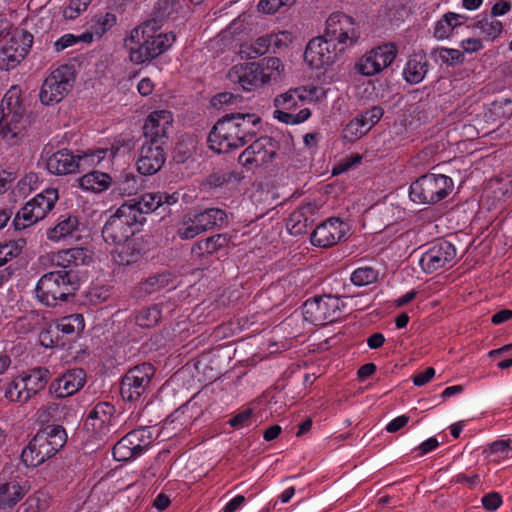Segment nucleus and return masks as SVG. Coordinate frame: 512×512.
I'll use <instances>...</instances> for the list:
<instances>
[{
    "label": "nucleus",
    "mask_w": 512,
    "mask_h": 512,
    "mask_svg": "<svg viewBox=\"0 0 512 512\" xmlns=\"http://www.w3.org/2000/svg\"><path fill=\"white\" fill-rule=\"evenodd\" d=\"M281 7L279 0H260L257 5L258 10L265 14H273Z\"/></svg>",
    "instance_id": "obj_57"
},
{
    "label": "nucleus",
    "mask_w": 512,
    "mask_h": 512,
    "mask_svg": "<svg viewBox=\"0 0 512 512\" xmlns=\"http://www.w3.org/2000/svg\"><path fill=\"white\" fill-rule=\"evenodd\" d=\"M453 180L443 174L428 173L411 183L410 199L419 204H436L445 199L453 190Z\"/></svg>",
    "instance_id": "obj_7"
},
{
    "label": "nucleus",
    "mask_w": 512,
    "mask_h": 512,
    "mask_svg": "<svg viewBox=\"0 0 512 512\" xmlns=\"http://www.w3.org/2000/svg\"><path fill=\"white\" fill-rule=\"evenodd\" d=\"M349 231L348 224L337 217H332L319 224L311 234L313 246L329 248L344 239Z\"/></svg>",
    "instance_id": "obj_26"
},
{
    "label": "nucleus",
    "mask_w": 512,
    "mask_h": 512,
    "mask_svg": "<svg viewBox=\"0 0 512 512\" xmlns=\"http://www.w3.org/2000/svg\"><path fill=\"white\" fill-rule=\"evenodd\" d=\"M33 35L26 30H15L0 50V69L15 68L29 53Z\"/></svg>",
    "instance_id": "obj_20"
},
{
    "label": "nucleus",
    "mask_w": 512,
    "mask_h": 512,
    "mask_svg": "<svg viewBox=\"0 0 512 512\" xmlns=\"http://www.w3.org/2000/svg\"><path fill=\"white\" fill-rule=\"evenodd\" d=\"M230 237L228 234H216L196 242L192 251L199 254H213L228 246Z\"/></svg>",
    "instance_id": "obj_39"
},
{
    "label": "nucleus",
    "mask_w": 512,
    "mask_h": 512,
    "mask_svg": "<svg viewBox=\"0 0 512 512\" xmlns=\"http://www.w3.org/2000/svg\"><path fill=\"white\" fill-rule=\"evenodd\" d=\"M278 143L272 137L263 136L250 144L238 157V162L247 169L266 165L274 159Z\"/></svg>",
    "instance_id": "obj_23"
},
{
    "label": "nucleus",
    "mask_w": 512,
    "mask_h": 512,
    "mask_svg": "<svg viewBox=\"0 0 512 512\" xmlns=\"http://www.w3.org/2000/svg\"><path fill=\"white\" fill-rule=\"evenodd\" d=\"M48 506L47 494L42 491H36L27 497L17 512H45Z\"/></svg>",
    "instance_id": "obj_41"
},
{
    "label": "nucleus",
    "mask_w": 512,
    "mask_h": 512,
    "mask_svg": "<svg viewBox=\"0 0 512 512\" xmlns=\"http://www.w3.org/2000/svg\"><path fill=\"white\" fill-rule=\"evenodd\" d=\"M27 482L19 483L15 480L0 485V509L12 508L29 491Z\"/></svg>",
    "instance_id": "obj_33"
},
{
    "label": "nucleus",
    "mask_w": 512,
    "mask_h": 512,
    "mask_svg": "<svg viewBox=\"0 0 512 512\" xmlns=\"http://www.w3.org/2000/svg\"><path fill=\"white\" fill-rule=\"evenodd\" d=\"M22 246L17 242L0 244V267L16 258L21 253Z\"/></svg>",
    "instance_id": "obj_50"
},
{
    "label": "nucleus",
    "mask_w": 512,
    "mask_h": 512,
    "mask_svg": "<svg viewBox=\"0 0 512 512\" xmlns=\"http://www.w3.org/2000/svg\"><path fill=\"white\" fill-rule=\"evenodd\" d=\"M50 378V371L45 367H36L14 378L5 390V398L12 402L26 403L43 390Z\"/></svg>",
    "instance_id": "obj_8"
},
{
    "label": "nucleus",
    "mask_w": 512,
    "mask_h": 512,
    "mask_svg": "<svg viewBox=\"0 0 512 512\" xmlns=\"http://www.w3.org/2000/svg\"><path fill=\"white\" fill-rule=\"evenodd\" d=\"M152 441V433L147 427L134 429L114 445L113 456L117 461L133 460L147 451Z\"/></svg>",
    "instance_id": "obj_19"
},
{
    "label": "nucleus",
    "mask_w": 512,
    "mask_h": 512,
    "mask_svg": "<svg viewBox=\"0 0 512 512\" xmlns=\"http://www.w3.org/2000/svg\"><path fill=\"white\" fill-rule=\"evenodd\" d=\"M260 121V117L253 113L226 114L208 135L210 148L218 153H228L244 146L255 136Z\"/></svg>",
    "instance_id": "obj_1"
},
{
    "label": "nucleus",
    "mask_w": 512,
    "mask_h": 512,
    "mask_svg": "<svg viewBox=\"0 0 512 512\" xmlns=\"http://www.w3.org/2000/svg\"><path fill=\"white\" fill-rule=\"evenodd\" d=\"M456 254V248L451 242L439 239L422 254L419 264L424 272L433 273L453 261Z\"/></svg>",
    "instance_id": "obj_24"
},
{
    "label": "nucleus",
    "mask_w": 512,
    "mask_h": 512,
    "mask_svg": "<svg viewBox=\"0 0 512 512\" xmlns=\"http://www.w3.org/2000/svg\"><path fill=\"white\" fill-rule=\"evenodd\" d=\"M47 258L52 266L60 268L58 271L77 273L75 271L77 267L92 262V253L87 248L74 247L51 253Z\"/></svg>",
    "instance_id": "obj_28"
},
{
    "label": "nucleus",
    "mask_w": 512,
    "mask_h": 512,
    "mask_svg": "<svg viewBox=\"0 0 512 512\" xmlns=\"http://www.w3.org/2000/svg\"><path fill=\"white\" fill-rule=\"evenodd\" d=\"M511 10L509 1L501 0L495 3L491 8V17H498L508 13Z\"/></svg>",
    "instance_id": "obj_62"
},
{
    "label": "nucleus",
    "mask_w": 512,
    "mask_h": 512,
    "mask_svg": "<svg viewBox=\"0 0 512 512\" xmlns=\"http://www.w3.org/2000/svg\"><path fill=\"white\" fill-rule=\"evenodd\" d=\"M441 60L449 65L460 63L464 59V55L460 50L443 48L439 54Z\"/></svg>",
    "instance_id": "obj_54"
},
{
    "label": "nucleus",
    "mask_w": 512,
    "mask_h": 512,
    "mask_svg": "<svg viewBox=\"0 0 512 512\" xmlns=\"http://www.w3.org/2000/svg\"><path fill=\"white\" fill-rule=\"evenodd\" d=\"M75 72L72 66L62 65L53 70L44 80L40 90V101L44 105L59 103L72 89Z\"/></svg>",
    "instance_id": "obj_15"
},
{
    "label": "nucleus",
    "mask_w": 512,
    "mask_h": 512,
    "mask_svg": "<svg viewBox=\"0 0 512 512\" xmlns=\"http://www.w3.org/2000/svg\"><path fill=\"white\" fill-rule=\"evenodd\" d=\"M173 124V115L168 110H155L151 112L144 123L143 133L147 140L158 141L164 144L168 129Z\"/></svg>",
    "instance_id": "obj_29"
},
{
    "label": "nucleus",
    "mask_w": 512,
    "mask_h": 512,
    "mask_svg": "<svg viewBox=\"0 0 512 512\" xmlns=\"http://www.w3.org/2000/svg\"><path fill=\"white\" fill-rule=\"evenodd\" d=\"M27 119L18 100L5 96L0 105V138L10 144H16L24 135Z\"/></svg>",
    "instance_id": "obj_14"
},
{
    "label": "nucleus",
    "mask_w": 512,
    "mask_h": 512,
    "mask_svg": "<svg viewBox=\"0 0 512 512\" xmlns=\"http://www.w3.org/2000/svg\"><path fill=\"white\" fill-rule=\"evenodd\" d=\"M155 367L151 363H141L130 368L122 377L120 394L124 401H138L150 391Z\"/></svg>",
    "instance_id": "obj_11"
},
{
    "label": "nucleus",
    "mask_w": 512,
    "mask_h": 512,
    "mask_svg": "<svg viewBox=\"0 0 512 512\" xmlns=\"http://www.w3.org/2000/svg\"><path fill=\"white\" fill-rule=\"evenodd\" d=\"M85 328L82 314H71L63 317L56 325V329L63 335L77 336Z\"/></svg>",
    "instance_id": "obj_40"
},
{
    "label": "nucleus",
    "mask_w": 512,
    "mask_h": 512,
    "mask_svg": "<svg viewBox=\"0 0 512 512\" xmlns=\"http://www.w3.org/2000/svg\"><path fill=\"white\" fill-rule=\"evenodd\" d=\"M326 93L322 87L315 85L291 88L274 99V118L282 123L295 125L306 121L311 116L309 108H301L305 103H315L325 98Z\"/></svg>",
    "instance_id": "obj_3"
},
{
    "label": "nucleus",
    "mask_w": 512,
    "mask_h": 512,
    "mask_svg": "<svg viewBox=\"0 0 512 512\" xmlns=\"http://www.w3.org/2000/svg\"><path fill=\"white\" fill-rule=\"evenodd\" d=\"M344 132L346 138L354 140L362 137L368 131L364 128L362 120H359L356 116L346 125Z\"/></svg>",
    "instance_id": "obj_51"
},
{
    "label": "nucleus",
    "mask_w": 512,
    "mask_h": 512,
    "mask_svg": "<svg viewBox=\"0 0 512 512\" xmlns=\"http://www.w3.org/2000/svg\"><path fill=\"white\" fill-rule=\"evenodd\" d=\"M467 20L465 15L454 12L445 13L434 26V37L439 40L448 39L455 28L464 24Z\"/></svg>",
    "instance_id": "obj_36"
},
{
    "label": "nucleus",
    "mask_w": 512,
    "mask_h": 512,
    "mask_svg": "<svg viewBox=\"0 0 512 512\" xmlns=\"http://www.w3.org/2000/svg\"><path fill=\"white\" fill-rule=\"evenodd\" d=\"M116 24V16L113 13H105L91 21V30L95 33L96 37L101 38L107 31H109Z\"/></svg>",
    "instance_id": "obj_45"
},
{
    "label": "nucleus",
    "mask_w": 512,
    "mask_h": 512,
    "mask_svg": "<svg viewBox=\"0 0 512 512\" xmlns=\"http://www.w3.org/2000/svg\"><path fill=\"white\" fill-rule=\"evenodd\" d=\"M177 285L178 282L176 276L169 271H164L148 277L141 284V289L148 294H152L162 290H173Z\"/></svg>",
    "instance_id": "obj_34"
},
{
    "label": "nucleus",
    "mask_w": 512,
    "mask_h": 512,
    "mask_svg": "<svg viewBox=\"0 0 512 512\" xmlns=\"http://www.w3.org/2000/svg\"><path fill=\"white\" fill-rule=\"evenodd\" d=\"M107 152V150H98L94 153L74 155L68 149H61L47 159L46 166L48 171L55 175L72 174L80 169L83 162L98 164Z\"/></svg>",
    "instance_id": "obj_17"
},
{
    "label": "nucleus",
    "mask_w": 512,
    "mask_h": 512,
    "mask_svg": "<svg viewBox=\"0 0 512 512\" xmlns=\"http://www.w3.org/2000/svg\"><path fill=\"white\" fill-rule=\"evenodd\" d=\"M79 220L74 215H61L57 224L47 231V237L53 242H59L78 230Z\"/></svg>",
    "instance_id": "obj_37"
},
{
    "label": "nucleus",
    "mask_w": 512,
    "mask_h": 512,
    "mask_svg": "<svg viewBox=\"0 0 512 512\" xmlns=\"http://www.w3.org/2000/svg\"><path fill=\"white\" fill-rule=\"evenodd\" d=\"M477 27L489 38L498 37L503 31V25L499 20L494 17L487 18L478 21Z\"/></svg>",
    "instance_id": "obj_47"
},
{
    "label": "nucleus",
    "mask_w": 512,
    "mask_h": 512,
    "mask_svg": "<svg viewBox=\"0 0 512 512\" xmlns=\"http://www.w3.org/2000/svg\"><path fill=\"white\" fill-rule=\"evenodd\" d=\"M394 44L378 46L363 55L355 64V70L363 76H374L390 66L396 58Z\"/></svg>",
    "instance_id": "obj_22"
},
{
    "label": "nucleus",
    "mask_w": 512,
    "mask_h": 512,
    "mask_svg": "<svg viewBox=\"0 0 512 512\" xmlns=\"http://www.w3.org/2000/svg\"><path fill=\"white\" fill-rule=\"evenodd\" d=\"M277 39L274 35H265L257 38L248 48L249 51L246 52L249 58H257L269 51L271 47V41Z\"/></svg>",
    "instance_id": "obj_46"
},
{
    "label": "nucleus",
    "mask_w": 512,
    "mask_h": 512,
    "mask_svg": "<svg viewBox=\"0 0 512 512\" xmlns=\"http://www.w3.org/2000/svg\"><path fill=\"white\" fill-rule=\"evenodd\" d=\"M141 224L130 208L123 204L111 215L102 228V237L108 244L121 245L125 243Z\"/></svg>",
    "instance_id": "obj_12"
},
{
    "label": "nucleus",
    "mask_w": 512,
    "mask_h": 512,
    "mask_svg": "<svg viewBox=\"0 0 512 512\" xmlns=\"http://www.w3.org/2000/svg\"><path fill=\"white\" fill-rule=\"evenodd\" d=\"M492 461H500L512 454L511 440H497L491 443L485 450Z\"/></svg>",
    "instance_id": "obj_44"
},
{
    "label": "nucleus",
    "mask_w": 512,
    "mask_h": 512,
    "mask_svg": "<svg viewBox=\"0 0 512 512\" xmlns=\"http://www.w3.org/2000/svg\"><path fill=\"white\" fill-rule=\"evenodd\" d=\"M179 192H152L144 193L139 197L129 199L123 203L126 208L132 210L137 221L142 225L146 221V214L161 210V213L170 212V206L175 205L179 201Z\"/></svg>",
    "instance_id": "obj_13"
},
{
    "label": "nucleus",
    "mask_w": 512,
    "mask_h": 512,
    "mask_svg": "<svg viewBox=\"0 0 512 512\" xmlns=\"http://www.w3.org/2000/svg\"><path fill=\"white\" fill-rule=\"evenodd\" d=\"M163 144L158 141L147 140L143 142L139 149L136 162L137 170L140 174L149 176L157 173L166 161V154Z\"/></svg>",
    "instance_id": "obj_27"
},
{
    "label": "nucleus",
    "mask_w": 512,
    "mask_h": 512,
    "mask_svg": "<svg viewBox=\"0 0 512 512\" xmlns=\"http://www.w3.org/2000/svg\"><path fill=\"white\" fill-rule=\"evenodd\" d=\"M174 0H158L155 4V17L162 26V21L174 12Z\"/></svg>",
    "instance_id": "obj_53"
},
{
    "label": "nucleus",
    "mask_w": 512,
    "mask_h": 512,
    "mask_svg": "<svg viewBox=\"0 0 512 512\" xmlns=\"http://www.w3.org/2000/svg\"><path fill=\"white\" fill-rule=\"evenodd\" d=\"M160 29L157 19H149L131 30L125 39L131 62L143 64L162 55L173 45L176 35L159 32Z\"/></svg>",
    "instance_id": "obj_2"
},
{
    "label": "nucleus",
    "mask_w": 512,
    "mask_h": 512,
    "mask_svg": "<svg viewBox=\"0 0 512 512\" xmlns=\"http://www.w3.org/2000/svg\"><path fill=\"white\" fill-rule=\"evenodd\" d=\"M317 209L312 203H307L293 211L286 222L288 232L299 236L308 231L315 221Z\"/></svg>",
    "instance_id": "obj_31"
},
{
    "label": "nucleus",
    "mask_w": 512,
    "mask_h": 512,
    "mask_svg": "<svg viewBox=\"0 0 512 512\" xmlns=\"http://www.w3.org/2000/svg\"><path fill=\"white\" fill-rule=\"evenodd\" d=\"M434 375L435 369L433 367H428L413 377V383L415 386H423L428 383L434 377Z\"/></svg>",
    "instance_id": "obj_58"
},
{
    "label": "nucleus",
    "mask_w": 512,
    "mask_h": 512,
    "mask_svg": "<svg viewBox=\"0 0 512 512\" xmlns=\"http://www.w3.org/2000/svg\"><path fill=\"white\" fill-rule=\"evenodd\" d=\"M345 51L326 34L311 39L304 52L305 62L312 68L321 69L338 62Z\"/></svg>",
    "instance_id": "obj_16"
},
{
    "label": "nucleus",
    "mask_w": 512,
    "mask_h": 512,
    "mask_svg": "<svg viewBox=\"0 0 512 512\" xmlns=\"http://www.w3.org/2000/svg\"><path fill=\"white\" fill-rule=\"evenodd\" d=\"M58 198V191L54 188L45 189L35 195L16 213L12 221L15 230L26 229L44 219Z\"/></svg>",
    "instance_id": "obj_9"
},
{
    "label": "nucleus",
    "mask_w": 512,
    "mask_h": 512,
    "mask_svg": "<svg viewBox=\"0 0 512 512\" xmlns=\"http://www.w3.org/2000/svg\"><path fill=\"white\" fill-rule=\"evenodd\" d=\"M78 273L71 271H50L38 280L35 287L36 299L44 306L55 307L68 300L79 289Z\"/></svg>",
    "instance_id": "obj_5"
},
{
    "label": "nucleus",
    "mask_w": 512,
    "mask_h": 512,
    "mask_svg": "<svg viewBox=\"0 0 512 512\" xmlns=\"http://www.w3.org/2000/svg\"><path fill=\"white\" fill-rule=\"evenodd\" d=\"M251 416H252V410L246 409V410L238 413L234 417H232L229 420V424L234 428L243 427L249 421Z\"/></svg>",
    "instance_id": "obj_59"
},
{
    "label": "nucleus",
    "mask_w": 512,
    "mask_h": 512,
    "mask_svg": "<svg viewBox=\"0 0 512 512\" xmlns=\"http://www.w3.org/2000/svg\"><path fill=\"white\" fill-rule=\"evenodd\" d=\"M379 279V271L370 266L356 268L350 275V281L358 287L374 284Z\"/></svg>",
    "instance_id": "obj_42"
},
{
    "label": "nucleus",
    "mask_w": 512,
    "mask_h": 512,
    "mask_svg": "<svg viewBox=\"0 0 512 512\" xmlns=\"http://www.w3.org/2000/svg\"><path fill=\"white\" fill-rule=\"evenodd\" d=\"M325 34L344 51L354 46L360 38L359 27L354 19L341 12L332 13L326 20Z\"/></svg>",
    "instance_id": "obj_18"
},
{
    "label": "nucleus",
    "mask_w": 512,
    "mask_h": 512,
    "mask_svg": "<svg viewBox=\"0 0 512 512\" xmlns=\"http://www.w3.org/2000/svg\"><path fill=\"white\" fill-rule=\"evenodd\" d=\"M92 0H70L64 8L63 15L66 19H75L84 12Z\"/></svg>",
    "instance_id": "obj_49"
},
{
    "label": "nucleus",
    "mask_w": 512,
    "mask_h": 512,
    "mask_svg": "<svg viewBox=\"0 0 512 512\" xmlns=\"http://www.w3.org/2000/svg\"><path fill=\"white\" fill-rule=\"evenodd\" d=\"M439 446V442L435 437H431L424 442H422L416 450L419 451V456H424L425 454L435 450Z\"/></svg>",
    "instance_id": "obj_63"
},
{
    "label": "nucleus",
    "mask_w": 512,
    "mask_h": 512,
    "mask_svg": "<svg viewBox=\"0 0 512 512\" xmlns=\"http://www.w3.org/2000/svg\"><path fill=\"white\" fill-rule=\"evenodd\" d=\"M228 224L225 210L210 207L200 211L186 213L177 228V235L182 240L193 239L196 236Z\"/></svg>",
    "instance_id": "obj_6"
},
{
    "label": "nucleus",
    "mask_w": 512,
    "mask_h": 512,
    "mask_svg": "<svg viewBox=\"0 0 512 512\" xmlns=\"http://www.w3.org/2000/svg\"><path fill=\"white\" fill-rule=\"evenodd\" d=\"M115 407L108 402H98L89 412L84 422L87 431L98 439L106 438L114 426Z\"/></svg>",
    "instance_id": "obj_25"
},
{
    "label": "nucleus",
    "mask_w": 512,
    "mask_h": 512,
    "mask_svg": "<svg viewBox=\"0 0 512 512\" xmlns=\"http://www.w3.org/2000/svg\"><path fill=\"white\" fill-rule=\"evenodd\" d=\"M502 502V497L498 492H489L481 499L482 506L488 511L497 510Z\"/></svg>",
    "instance_id": "obj_55"
},
{
    "label": "nucleus",
    "mask_w": 512,
    "mask_h": 512,
    "mask_svg": "<svg viewBox=\"0 0 512 512\" xmlns=\"http://www.w3.org/2000/svg\"><path fill=\"white\" fill-rule=\"evenodd\" d=\"M454 481L456 483L466 484L469 488H474L480 483V476L478 474L468 476L464 473H459L454 477Z\"/></svg>",
    "instance_id": "obj_60"
},
{
    "label": "nucleus",
    "mask_w": 512,
    "mask_h": 512,
    "mask_svg": "<svg viewBox=\"0 0 512 512\" xmlns=\"http://www.w3.org/2000/svg\"><path fill=\"white\" fill-rule=\"evenodd\" d=\"M384 110L381 106H373L357 116L362 120L363 126L369 131L383 117Z\"/></svg>",
    "instance_id": "obj_48"
},
{
    "label": "nucleus",
    "mask_w": 512,
    "mask_h": 512,
    "mask_svg": "<svg viewBox=\"0 0 512 512\" xmlns=\"http://www.w3.org/2000/svg\"><path fill=\"white\" fill-rule=\"evenodd\" d=\"M228 80L244 91H252L271 81L260 63L246 62L234 65L227 73Z\"/></svg>",
    "instance_id": "obj_21"
},
{
    "label": "nucleus",
    "mask_w": 512,
    "mask_h": 512,
    "mask_svg": "<svg viewBox=\"0 0 512 512\" xmlns=\"http://www.w3.org/2000/svg\"><path fill=\"white\" fill-rule=\"evenodd\" d=\"M344 307L343 301L338 296H315L304 302L302 313L306 321L315 326H321L339 320Z\"/></svg>",
    "instance_id": "obj_10"
},
{
    "label": "nucleus",
    "mask_w": 512,
    "mask_h": 512,
    "mask_svg": "<svg viewBox=\"0 0 512 512\" xmlns=\"http://www.w3.org/2000/svg\"><path fill=\"white\" fill-rule=\"evenodd\" d=\"M429 62L423 53H415L409 57L404 69L403 78L410 84L420 83L426 76Z\"/></svg>",
    "instance_id": "obj_32"
},
{
    "label": "nucleus",
    "mask_w": 512,
    "mask_h": 512,
    "mask_svg": "<svg viewBox=\"0 0 512 512\" xmlns=\"http://www.w3.org/2000/svg\"><path fill=\"white\" fill-rule=\"evenodd\" d=\"M79 186L87 192L101 193L112 186V178L107 173L94 170L79 179Z\"/></svg>",
    "instance_id": "obj_35"
},
{
    "label": "nucleus",
    "mask_w": 512,
    "mask_h": 512,
    "mask_svg": "<svg viewBox=\"0 0 512 512\" xmlns=\"http://www.w3.org/2000/svg\"><path fill=\"white\" fill-rule=\"evenodd\" d=\"M76 35L72 33H66L54 42V49L56 52H61L68 47L77 44Z\"/></svg>",
    "instance_id": "obj_56"
},
{
    "label": "nucleus",
    "mask_w": 512,
    "mask_h": 512,
    "mask_svg": "<svg viewBox=\"0 0 512 512\" xmlns=\"http://www.w3.org/2000/svg\"><path fill=\"white\" fill-rule=\"evenodd\" d=\"M161 319V310L154 305L138 312L135 317V323L142 328H150L155 326Z\"/></svg>",
    "instance_id": "obj_43"
},
{
    "label": "nucleus",
    "mask_w": 512,
    "mask_h": 512,
    "mask_svg": "<svg viewBox=\"0 0 512 512\" xmlns=\"http://www.w3.org/2000/svg\"><path fill=\"white\" fill-rule=\"evenodd\" d=\"M67 433L60 425H47L39 430L21 453L27 467H37L54 457L66 444Z\"/></svg>",
    "instance_id": "obj_4"
},
{
    "label": "nucleus",
    "mask_w": 512,
    "mask_h": 512,
    "mask_svg": "<svg viewBox=\"0 0 512 512\" xmlns=\"http://www.w3.org/2000/svg\"><path fill=\"white\" fill-rule=\"evenodd\" d=\"M142 180L131 172L122 173L117 180H112V193L118 196H130L136 194Z\"/></svg>",
    "instance_id": "obj_38"
},
{
    "label": "nucleus",
    "mask_w": 512,
    "mask_h": 512,
    "mask_svg": "<svg viewBox=\"0 0 512 512\" xmlns=\"http://www.w3.org/2000/svg\"><path fill=\"white\" fill-rule=\"evenodd\" d=\"M461 46L467 53L477 52L483 47L481 40L476 38H467L463 40Z\"/></svg>",
    "instance_id": "obj_64"
},
{
    "label": "nucleus",
    "mask_w": 512,
    "mask_h": 512,
    "mask_svg": "<svg viewBox=\"0 0 512 512\" xmlns=\"http://www.w3.org/2000/svg\"><path fill=\"white\" fill-rule=\"evenodd\" d=\"M409 422V417L401 415L390 421L386 426V431L389 433H395L402 429Z\"/></svg>",
    "instance_id": "obj_61"
},
{
    "label": "nucleus",
    "mask_w": 512,
    "mask_h": 512,
    "mask_svg": "<svg viewBox=\"0 0 512 512\" xmlns=\"http://www.w3.org/2000/svg\"><path fill=\"white\" fill-rule=\"evenodd\" d=\"M260 65L271 75V80H277L284 68L282 61L277 57L265 58Z\"/></svg>",
    "instance_id": "obj_52"
},
{
    "label": "nucleus",
    "mask_w": 512,
    "mask_h": 512,
    "mask_svg": "<svg viewBox=\"0 0 512 512\" xmlns=\"http://www.w3.org/2000/svg\"><path fill=\"white\" fill-rule=\"evenodd\" d=\"M85 382V371L82 368H74L54 380L49 389L57 398H65L78 392Z\"/></svg>",
    "instance_id": "obj_30"
}]
</instances>
